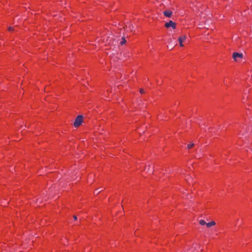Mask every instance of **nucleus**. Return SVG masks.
<instances>
[{
  "label": "nucleus",
  "mask_w": 252,
  "mask_h": 252,
  "mask_svg": "<svg viewBox=\"0 0 252 252\" xmlns=\"http://www.w3.org/2000/svg\"><path fill=\"white\" fill-rule=\"evenodd\" d=\"M83 116L82 115H78L76 117L73 124L74 127H77L81 125L83 122Z\"/></svg>",
  "instance_id": "nucleus-1"
},
{
  "label": "nucleus",
  "mask_w": 252,
  "mask_h": 252,
  "mask_svg": "<svg viewBox=\"0 0 252 252\" xmlns=\"http://www.w3.org/2000/svg\"><path fill=\"white\" fill-rule=\"evenodd\" d=\"M176 23L172 21H169L165 24V27L167 28L171 27L173 29H176Z\"/></svg>",
  "instance_id": "nucleus-2"
},
{
  "label": "nucleus",
  "mask_w": 252,
  "mask_h": 252,
  "mask_svg": "<svg viewBox=\"0 0 252 252\" xmlns=\"http://www.w3.org/2000/svg\"><path fill=\"white\" fill-rule=\"evenodd\" d=\"M243 57V55L242 53L234 52L233 54V58L235 61H237L238 58L242 59Z\"/></svg>",
  "instance_id": "nucleus-3"
},
{
  "label": "nucleus",
  "mask_w": 252,
  "mask_h": 252,
  "mask_svg": "<svg viewBox=\"0 0 252 252\" xmlns=\"http://www.w3.org/2000/svg\"><path fill=\"white\" fill-rule=\"evenodd\" d=\"M187 36L186 35H184L183 36H180L178 38V41L179 42L180 46L181 47H183L184 46L183 42L186 39Z\"/></svg>",
  "instance_id": "nucleus-4"
},
{
  "label": "nucleus",
  "mask_w": 252,
  "mask_h": 252,
  "mask_svg": "<svg viewBox=\"0 0 252 252\" xmlns=\"http://www.w3.org/2000/svg\"><path fill=\"white\" fill-rule=\"evenodd\" d=\"M173 12L170 10H166L163 12V14L167 17H171L172 15Z\"/></svg>",
  "instance_id": "nucleus-5"
},
{
  "label": "nucleus",
  "mask_w": 252,
  "mask_h": 252,
  "mask_svg": "<svg viewBox=\"0 0 252 252\" xmlns=\"http://www.w3.org/2000/svg\"><path fill=\"white\" fill-rule=\"evenodd\" d=\"M216 224V222L214 221H212L210 222H208L206 223V226L207 227H211L213 226H214Z\"/></svg>",
  "instance_id": "nucleus-6"
},
{
  "label": "nucleus",
  "mask_w": 252,
  "mask_h": 252,
  "mask_svg": "<svg viewBox=\"0 0 252 252\" xmlns=\"http://www.w3.org/2000/svg\"><path fill=\"white\" fill-rule=\"evenodd\" d=\"M127 28L131 32L133 31V30L134 29V27L132 25H131V24H129L128 27L127 26H126V27H125V29L126 30Z\"/></svg>",
  "instance_id": "nucleus-7"
},
{
  "label": "nucleus",
  "mask_w": 252,
  "mask_h": 252,
  "mask_svg": "<svg viewBox=\"0 0 252 252\" xmlns=\"http://www.w3.org/2000/svg\"><path fill=\"white\" fill-rule=\"evenodd\" d=\"M199 223L201 225H206V222L204 220H201L199 221Z\"/></svg>",
  "instance_id": "nucleus-8"
},
{
  "label": "nucleus",
  "mask_w": 252,
  "mask_h": 252,
  "mask_svg": "<svg viewBox=\"0 0 252 252\" xmlns=\"http://www.w3.org/2000/svg\"><path fill=\"white\" fill-rule=\"evenodd\" d=\"M122 41L120 43H121V45H124V44H125L126 43V41L124 36H123L122 37Z\"/></svg>",
  "instance_id": "nucleus-9"
},
{
  "label": "nucleus",
  "mask_w": 252,
  "mask_h": 252,
  "mask_svg": "<svg viewBox=\"0 0 252 252\" xmlns=\"http://www.w3.org/2000/svg\"><path fill=\"white\" fill-rule=\"evenodd\" d=\"M194 144L193 143H190V144H188V148L190 149V148H192L194 146Z\"/></svg>",
  "instance_id": "nucleus-10"
},
{
  "label": "nucleus",
  "mask_w": 252,
  "mask_h": 252,
  "mask_svg": "<svg viewBox=\"0 0 252 252\" xmlns=\"http://www.w3.org/2000/svg\"><path fill=\"white\" fill-rule=\"evenodd\" d=\"M8 31H14V29L12 27H9L8 29Z\"/></svg>",
  "instance_id": "nucleus-11"
},
{
  "label": "nucleus",
  "mask_w": 252,
  "mask_h": 252,
  "mask_svg": "<svg viewBox=\"0 0 252 252\" xmlns=\"http://www.w3.org/2000/svg\"><path fill=\"white\" fill-rule=\"evenodd\" d=\"M97 190H98V189L94 191V193H96V194H97L101 191V190L97 191Z\"/></svg>",
  "instance_id": "nucleus-12"
},
{
  "label": "nucleus",
  "mask_w": 252,
  "mask_h": 252,
  "mask_svg": "<svg viewBox=\"0 0 252 252\" xmlns=\"http://www.w3.org/2000/svg\"><path fill=\"white\" fill-rule=\"evenodd\" d=\"M140 93L141 94H143L144 93V90L142 89H140Z\"/></svg>",
  "instance_id": "nucleus-13"
},
{
  "label": "nucleus",
  "mask_w": 252,
  "mask_h": 252,
  "mask_svg": "<svg viewBox=\"0 0 252 252\" xmlns=\"http://www.w3.org/2000/svg\"><path fill=\"white\" fill-rule=\"evenodd\" d=\"M73 219L74 220H77V217L76 216H74Z\"/></svg>",
  "instance_id": "nucleus-14"
},
{
  "label": "nucleus",
  "mask_w": 252,
  "mask_h": 252,
  "mask_svg": "<svg viewBox=\"0 0 252 252\" xmlns=\"http://www.w3.org/2000/svg\"><path fill=\"white\" fill-rule=\"evenodd\" d=\"M150 171V168L149 167V168H148V171Z\"/></svg>",
  "instance_id": "nucleus-15"
},
{
  "label": "nucleus",
  "mask_w": 252,
  "mask_h": 252,
  "mask_svg": "<svg viewBox=\"0 0 252 252\" xmlns=\"http://www.w3.org/2000/svg\"><path fill=\"white\" fill-rule=\"evenodd\" d=\"M239 220V219L236 220V221H238Z\"/></svg>",
  "instance_id": "nucleus-16"
},
{
  "label": "nucleus",
  "mask_w": 252,
  "mask_h": 252,
  "mask_svg": "<svg viewBox=\"0 0 252 252\" xmlns=\"http://www.w3.org/2000/svg\"><path fill=\"white\" fill-rule=\"evenodd\" d=\"M154 170L152 171V173H153Z\"/></svg>",
  "instance_id": "nucleus-17"
}]
</instances>
